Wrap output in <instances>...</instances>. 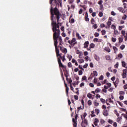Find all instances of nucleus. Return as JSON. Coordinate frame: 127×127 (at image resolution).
Segmentation results:
<instances>
[{"mask_svg":"<svg viewBox=\"0 0 127 127\" xmlns=\"http://www.w3.org/2000/svg\"><path fill=\"white\" fill-rule=\"evenodd\" d=\"M111 28L114 29V30H116V25L112 24L111 26Z\"/></svg>","mask_w":127,"mask_h":127,"instance_id":"40","label":"nucleus"},{"mask_svg":"<svg viewBox=\"0 0 127 127\" xmlns=\"http://www.w3.org/2000/svg\"><path fill=\"white\" fill-rule=\"evenodd\" d=\"M81 119L82 120L81 127H86L87 126H88V120L86 119H84V118H83V115L81 116Z\"/></svg>","mask_w":127,"mask_h":127,"instance_id":"4","label":"nucleus"},{"mask_svg":"<svg viewBox=\"0 0 127 127\" xmlns=\"http://www.w3.org/2000/svg\"><path fill=\"white\" fill-rule=\"evenodd\" d=\"M100 101L101 103H103V104H105L106 103V100L103 99V98H100Z\"/></svg>","mask_w":127,"mask_h":127,"instance_id":"39","label":"nucleus"},{"mask_svg":"<svg viewBox=\"0 0 127 127\" xmlns=\"http://www.w3.org/2000/svg\"><path fill=\"white\" fill-rule=\"evenodd\" d=\"M93 95L91 93H88L87 97V98H89V99H91L92 100H94V98L92 97Z\"/></svg>","mask_w":127,"mask_h":127,"instance_id":"14","label":"nucleus"},{"mask_svg":"<svg viewBox=\"0 0 127 127\" xmlns=\"http://www.w3.org/2000/svg\"><path fill=\"white\" fill-rule=\"evenodd\" d=\"M94 75H93V73H92L90 74L89 77L88 78V80H92V79H93V78H94Z\"/></svg>","mask_w":127,"mask_h":127,"instance_id":"23","label":"nucleus"},{"mask_svg":"<svg viewBox=\"0 0 127 127\" xmlns=\"http://www.w3.org/2000/svg\"><path fill=\"white\" fill-rule=\"evenodd\" d=\"M81 7H82V8H84L85 10L87 9V7L86 6V5H81Z\"/></svg>","mask_w":127,"mask_h":127,"instance_id":"42","label":"nucleus"},{"mask_svg":"<svg viewBox=\"0 0 127 127\" xmlns=\"http://www.w3.org/2000/svg\"><path fill=\"white\" fill-rule=\"evenodd\" d=\"M88 106H91L92 105V101L91 100H88L87 102Z\"/></svg>","mask_w":127,"mask_h":127,"instance_id":"44","label":"nucleus"},{"mask_svg":"<svg viewBox=\"0 0 127 127\" xmlns=\"http://www.w3.org/2000/svg\"><path fill=\"white\" fill-rule=\"evenodd\" d=\"M89 47V41H86L84 44V48H88Z\"/></svg>","mask_w":127,"mask_h":127,"instance_id":"11","label":"nucleus"},{"mask_svg":"<svg viewBox=\"0 0 127 127\" xmlns=\"http://www.w3.org/2000/svg\"><path fill=\"white\" fill-rule=\"evenodd\" d=\"M90 21H91V24H95V19L93 18H91Z\"/></svg>","mask_w":127,"mask_h":127,"instance_id":"33","label":"nucleus"},{"mask_svg":"<svg viewBox=\"0 0 127 127\" xmlns=\"http://www.w3.org/2000/svg\"><path fill=\"white\" fill-rule=\"evenodd\" d=\"M100 91H101V89H100V88H97L95 90V93H100Z\"/></svg>","mask_w":127,"mask_h":127,"instance_id":"45","label":"nucleus"},{"mask_svg":"<svg viewBox=\"0 0 127 127\" xmlns=\"http://www.w3.org/2000/svg\"><path fill=\"white\" fill-rule=\"evenodd\" d=\"M98 4H99L100 5H101V4H103V1L102 0H100L98 2Z\"/></svg>","mask_w":127,"mask_h":127,"instance_id":"58","label":"nucleus"},{"mask_svg":"<svg viewBox=\"0 0 127 127\" xmlns=\"http://www.w3.org/2000/svg\"><path fill=\"white\" fill-rule=\"evenodd\" d=\"M93 74L95 77H97V76H98V72L96 70L93 71Z\"/></svg>","mask_w":127,"mask_h":127,"instance_id":"22","label":"nucleus"},{"mask_svg":"<svg viewBox=\"0 0 127 127\" xmlns=\"http://www.w3.org/2000/svg\"><path fill=\"white\" fill-rule=\"evenodd\" d=\"M90 48H94L95 47V45L94 44V43H91L90 45Z\"/></svg>","mask_w":127,"mask_h":127,"instance_id":"43","label":"nucleus"},{"mask_svg":"<svg viewBox=\"0 0 127 127\" xmlns=\"http://www.w3.org/2000/svg\"><path fill=\"white\" fill-rule=\"evenodd\" d=\"M79 83H80V81L77 80V81L76 82H73L72 85H73V86H74L75 87L76 86V85H78V84H79Z\"/></svg>","mask_w":127,"mask_h":127,"instance_id":"21","label":"nucleus"},{"mask_svg":"<svg viewBox=\"0 0 127 127\" xmlns=\"http://www.w3.org/2000/svg\"><path fill=\"white\" fill-rule=\"evenodd\" d=\"M119 41L120 43H122V42H123V41H124V39H123V38H119Z\"/></svg>","mask_w":127,"mask_h":127,"instance_id":"36","label":"nucleus"},{"mask_svg":"<svg viewBox=\"0 0 127 127\" xmlns=\"http://www.w3.org/2000/svg\"><path fill=\"white\" fill-rule=\"evenodd\" d=\"M114 113H115V114H116V116H117V117H119L120 114H119V113H118V111L115 110Z\"/></svg>","mask_w":127,"mask_h":127,"instance_id":"51","label":"nucleus"},{"mask_svg":"<svg viewBox=\"0 0 127 127\" xmlns=\"http://www.w3.org/2000/svg\"><path fill=\"white\" fill-rule=\"evenodd\" d=\"M119 94L120 95H125V92H124L123 91H121L119 92Z\"/></svg>","mask_w":127,"mask_h":127,"instance_id":"62","label":"nucleus"},{"mask_svg":"<svg viewBox=\"0 0 127 127\" xmlns=\"http://www.w3.org/2000/svg\"><path fill=\"white\" fill-rule=\"evenodd\" d=\"M108 102L111 103V104H114V101L112 100V99L111 98L108 99Z\"/></svg>","mask_w":127,"mask_h":127,"instance_id":"53","label":"nucleus"},{"mask_svg":"<svg viewBox=\"0 0 127 127\" xmlns=\"http://www.w3.org/2000/svg\"><path fill=\"white\" fill-rule=\"evenodd\" d=\"M127 69H125L123 70V73L122 74L123 79L127 78Z\"/></svg>","mask_w":127,"mask_h":127,"instance_id":"5","label":"nucleus"},{"mask_svg":"<svg viewBox=\"0 0 127 127\" xmlns=\"http://www.w3.org/2000/svg\"><path fill=\"white\" fill-rule=\"evenodd\" d=\"M90 116L91 118H94V117H96V115H95V112H94V111H91V114Z\"/></svg>","mask_w":127,"mask_h":127,"instance_id":"18","label":"nucleus"},{"mask_svg":"<svg viewBox=\"0 0 127 127\" xmlns=\"http://www.w3.org/2000/svg\"><path fill=\"white\" fill-rule=\"evenodd\" d=\"M125 47H126V46L125 45H122L120 47V49H121V50H124Z\"/></svg>","mask_w":127,"mask_h":127,"instance_id":"28","label":"nucleus"},{"mask_svg":"<svg viewBox=\"0 0 127 127\" xmlns=\"http://www.w3.org/2000/svg\"><path fill=\"white\" fill-rule=\"evenodd\" d=\"M105 58L107 60L109 61V60H111V56H109V55H107L106 57H105Z\"/></svg>","mask_w":127,"mask_h":127,"instance_id":"27","label":"nucleus"},{"mask_svg":"<svg viewBox=\"0 0 127 127\" xmlns=\"http://www.w3.org/2000/svg\"><path fill=\"white\" fill-rule=\"evenodd\" d=\"M100 27L101 28H103V27H106V25H105L104 23H102L100 24Z\"/></svg>","mask_w":127,"mask_h":127,"instance_id":"55","label":"nucleus"},{"mask_svg":"<svg viewBox=\"0 0 127 127\" xmlns=\"http://www.w3.org/2000/svg\"><path fill=\"white\" fill-rule=\"evenodd\" d=\"M118 10H119V11H121V12H124V8L122 7H120L118 8Z\"/></svg>","mask_w":127,"mask_h":127,"instance_id":"19","label":"nucleus"},{"mask_svg":"<svg viewBox=\"0 0 127 127\" xmlns=\"http://www.w3.org/2000/svg\"><path fill=\"white\" fill-rule=\"evenodd\" d=\"M59 41L60 42V44L59 45H62V44H63V43L62 42V37H61V36H59Z\"/></svg>","mask_w":127,"mask_h":127,"instance_id":"12","label":"nucleus"},{"mask_svg":"<svg viewBox=\"0 0 127 127\" xmlns=\"http://www.w3.org/2000/svg\"><path fill=\"white\" fill-rule=\"evenodd\" d=\"M55 48H56V53L57 54V57H59V56H60V51H59V49H58L57 47Z\"/></svg>","mask_w":127,"mask_h":127,"instance_id":"8","label":"nucleus"},{"mask_svg":"<svg viewBox=\"0 0 127 127\" xmlns=\"http://www.w3.org/2000/svg\"><path fill=\"white\" fill-rule=\"evenodd\" d=\"M86 117H87V113L85 112L83 114V115L82 116V118L83 119H85V118H86Z\"/></svg>","mask_w":127,"mask_h":127,"instance_id":"54","label":"nucleus"},{"mask_svg":"<svg viewBox=\"0 0 127 127\" xmlns=\"http://www.w3.org/2000/svg\"><path fill=\"white\" fill-rule=\"evenodd\" d=\"M103 115L104 117H108L109 116V113L108 112V110L107 109H104L103 112Z\"/></svg>","mask_w":127,"mask_h":127,"instance_id":"6","label":"nucleus"},{"mask_svg":"<svg viewBox=\"0 0 127 127\" xmlns=\"http://www.w3.org/2000/svg\"><path fill=\"white\" fill-rule=\"evenodd\" d=\"M113 50H114V53H116L118 50V48L115 46L113 47Z\"/></svg>","mask_w":127,"mask_h":127,"instance_id":"31","label":"nucleus"},{"mask_svg":"<svg viewBox=\"0 0 127 127\" xmlns=\"http://www.w3.org/2000/svg\"><path fill=\"white\" fill-rule=\"evenodd\" d=\"M60 59H62L63 62H64V61H65L66 58H62V56H60Z\"/></svg>","mask_w":127,"mask_h":127,"instance_id":"47","label":"nucleus"},{"mask_svg":"<svg viewBox=\"0 0 127 127\" xmlns=\"http://www.w3.org/2000/svg\"><path fill=\"white\" fill-rule=\"evenodd\" d=\"M113 126L114 127H118V124H117V122H114L113 124Z\"/></svg>","mask_w":127,"mask_h":127,"instance_id":"60","label":"nucleus"},{"mask_svg":"<svg viewBox=\"0 0 127 127\" xmlns=\"http://www.w3.org/2000/svg\"><path fill=\"white\" fill-rule=\"evenodd\" d=\"M67 66L69 68H72V64H71V62H69L67 64Z\"/></svg>","mask_w":127,"mask_h":127,"instance_id":"41","label":"nucleus"},{"mask_svg":"<svg viewBox=\"0 0 127 127\" xmlns=\"http://www.w3.org/2000/svg\"><path fill=\"white\" fill-rule=\"evenodd\" d=\"M112 42H116V41H117V38H114V37H112Z\"/></svg>","mask_w":127,"mask_h":127,"instance_id":"50","label":"nucleus"},{"mask_svg":"<svg viewBox=\"0 0 127 127\" xmlns=\"http://www.w3.org/2000/svg\"><path fill=\"white\" fill-rule=\"evenodd\" d=\"M93 104L95 106V107H98V106H99V103L97 102L96 101H94Z\"/></svg>","mask_w":127,"mask_h":127,"instance_id":"30","label":"nucleus"},{"mask_svg":"<svg viewBox=\"0 0 127 127\" xmlns=\"http://www.w3.org/2000/svg\"><path fill=\"white\" fill-rule=\"evenodd\" d=\"M60 23H57L56 21H53L51 25L53 26L52 30L54 32L53 38L54 41V45L55 48H57V44H58V38L60 35V26H59Z\"/></svg>","mask_w":127,"mask_h":127,"instance_id":"2","label":"nucleus"},{"mask_svg":"<svg viewBox=\"0 0 127 127\" xmlns=\"http://www.w3.org/2000/svg\"><path fill=\"white\" fill-rule=\"evenodd\" d=\"M122 58H123V54L120 53L118 55V57H116L115 59L117 60H121Z\"/></svg>","mask_w":127,"mask_h":127,"instance_id":"7","label":"nucleus"},{"mask_svg":"<svg viewBox=\"0 0 127 127\" xmlns=\"http://www.w3.org/2000/svg\"><path fill=\"white\" fill-rule=\"evenodd\" d=\"M127 15H125L122 17V19L126 20V19H127Z\"/></svg>","mask_w":127,"mask_h":127,"instance_id":"64","label":"nucleus"},{"mask_svg":"<svg viewBox=\"0 0 127 127\" xmlns=\"http://www.w3.org/2000/svg\"><path fill=\"white\" fill-rule=\"evenodd\" d=\"M65 90H66V96H68V94L69 92V87H65Z\"/></svg>","mask_w":127,"mask_h":127,"instance_id":"38","label":"nucleus"},{"mask_svg":"<svg viewBox=\"0 0 127 127\" xmlns=\"http://www.w3.org/2000/svg\"><path fill=\"white\" fill-rule=\"evenodd\" d=\"M82 81H86V82L88 81V80L87 79V77L85 75H84L82 77Z\"/></svg>","mask_w":127,"mask_h":127,"instance_id":"17","label":"nucleus"},{"mask_svg":"<svg viewBox=\"0 0 127 127\" xmlns=\"http://www.w3.org/2000/svg\"><path fill=\"white\" fill-rule=\"evenodd\" d=\"M122 67H124V68H127V67L126 66L127 63H126V62H125V61L122 62Z\"/></svg>","mask_w":127,"mask_h":127,"instance_id":"13","label":"nucleus"},{"mask_svg":"<svg viewBox=\"0 0 127 127\" xmlns=\"http://www.w3.org/2000/svg\"><path fill=\"white\" fill-rule=\"evenodd\" d=\"M70 41H71V43L72 45H73V46H74L75 45V44H76V43H77L76 42L75 43H73L74 42H75V41H76V38H72Z\"/></svg>","mask_w":127,"mask_h":127,"instance_id":"10","label":"nucleus"},{"mask_svg":"<svg viewBox=\"0 0 127 127\" xmlns=\"http://www.w3.org/2000/svg\"><path fill=\"white\" fill-rule=\"evenodd\" d=\"M107 24L108 26H111V25H112V22L108 21V22H107Z\"/></svg>","mask_w":127,"mask_h":127,"instance_id":"49","label":"nucleus"},{"mask_svg":"<svg viewBox=\"0 0 127 127\" xmlns=\"http://www.w3.org/2000/svg\"><path fill=\"white\" fill-rule=\"evenodd\" d=\"M60 56H62V54H60V56H59V57H58V63L59 64V66L60 68H62L63 69V70L64 71L66 70V66L63 65V64L61 62V59H60Z\"/></svg>","mask_w":127,"mask_h":127,"instance_id":"3","label":"nucleus"},{"mask_svg":"<svg viewBox=\"0 0 127 127\" xmlns=\"http://www.w3.org/2000/svg\"><path fill=\"white\" fill-rule=\"evenodd\" d=\"M67 52V49H66V48H64L63 51V53H65V54H66Z\"/></svg>","mask_w":127,"mask_h":127,"instance_id":"34","label":"nucleus"},{"mask_svg":"<svg viewBox=\"0 0 127 127\" xmlns=\"http://www.w3.org/2000/svg\"><path fill=\"white\" fill-rule=\"evenodd\" d=\"M114 84H119L120 83V79L119 78H116V80L115 81L113 82Z\"/></svg>","mask_w":127,"mask_h":127,"instance_id":"20","label":"nucleus"},{"mask_svg":"<svg viewBox=\"0 0 127 127\" xmlns=\"http://www.w3.org/2000/svg\"><path fill=\"white\" fill-rule=\"evenodd\" d=\"M69 22L70 23H74V22H75V20L74 18H72L70 20H69Z\"/></svg>","mask_w":127,"mask_h":127,"instance_id":"46","label":"nucleus"},{"mask_svg":"<svg viewBox=\"0 0 127 127\" xmlns=\"http://www.w3.org/2000/svg\"><path fill=\"white\" fill-rule=\"evenodd\" d=\"M100 35V34H99V33H97L96 32L95 34H94V36L95 37H99V36Z\"/></svg>","mask_w":127,"mask_h":127,"instance_id":"56","label":"nucleus"},{"mask_svg":"<svg viewBox=\"0 0 127 127\" xmlns=\"http://www.w3.org/2000/svg\"><path fill=\"white\" fill-rule=\"evenodd\" d=\"M123 5H124V8L126 9L127 8V3H124Z\"/></svg>","mask_w":127,"mask_h":127,"instance_id":"63","label":"nucleus"},{"mask_svg":"<svg viewBox=\"0 0 127 127\" xmlns=\"http://www.w3.org/2000/svg\"><path fill=\"white\" fill-rule=\"evenodd\" d=\"M55 3H56V6L53 9V8L51 7V20L52 22L53 21H55L57 23H60L59 22V19H60V15H61V14L60 13V12L59 11V10L58 8H57L58 6H59V5H61V6H62V0H54Z\"/></svg>","mask_w":127,"mask_h":127,"instance_id":"1","label":"nucleus"},{"mask_svg":"<svg viewBox=\"0 0 127 127\" xmlns=\"http://www.w3.org/2000/svg\"><path fill=\"white\" fill-rule=\"evenodd\" d=\"M77 61H78V63H79L80 64H81V63H84V62H85V61L83 59H78L77 60Z\"/></svg>","mask_w":127,"mask_h":127,"instance_id":"16","label":"nucleus"},{"mask_svg":"<svg viewBox=\"0 0 127 127\" xmlns=\"http://www.w3.org/2000/svg\"><path fill=\"white\" fill-rule=\"evenodd\" d=\"M99 79L100 80H104V76L103 75H101L100 77L99 78Z\"/></svg>","mask_w":127,"mask_h":127,"instance_id":"61","label":"nucleus"},{"mask_svg":"<svg viewBox=\"0 0 127 127\" xmlns=\"http://www.w3.org/2000/svg\"><path fill=\"white\" fill-rule=\"evenodd\" d=\"M105 50L108 53H110V52H111V49H110V48L109 47H106L105 48Z\"/></svg>","mask_w":127,"mask_h":127,"instance_id":"15","label":"nucleus"},{"mask_svg":"<svg viewBox=\"0 0 127 127\" xmlns=\"http://www.w3.org/2000/svg\"><path fill=\"white\" fill-rule=\"evenodd\" d=\"M93 27L94 28V29H97V28H98V25H97V24H94L93 25Z\"/></svg>","mask_w":127,"mask_h":127,"instance_id":"48","label":"nucleus"},{"mask_svg":"<svg viewBox=\"0 0 127 127\" xmlns=\"http://www.w3.org/2000/svg\"><path fill=\"white\" fill-rule=\"evenodd\" d=\"M105 123H106V121L105 120H104L103 119L100 120V124H101V125H104Z\"/></svg>","mask_w":127,"mask_h":127,"instance_id":"29","label":"nucleus"},{"mask_svg":"<svg viewBox=\"0 0 127 127\" xmlns=\"http://www.w3.org/2000/svg\"><path fill=\"white\" fill-rule=\"evenodd\" d=\"M114 67L116 68V69H118L119 68V62H117L116 64L114 65Z\"/></svg>","mask_w":127,"mask_h":127,"instance_id":"35","label":"nucleus"},{"mask_svg":"<svg viewBox=\"0 0 127 127\" xmlns=\"http://www.w3.org/2000/svg\"><path fill=\"white\" fill-rule=\"evenodd\" d=\"M95 112L96 113V115H99V114H100V109H95Z\"/></svg>","mask_w":127,"mask_h":127,"instance_id":"37","label":"nucleus"},{"mask_svg":"<svg viewBox=\"0 0 127 127\" xmlns=\"http://www.w3.org/2000/svg\"><path fill=\"white\" fill-rule=\"evenodd\" d=\"M72 123L73 127H77V121L75 120L74 118H72Z\"/></svg>","mask_w":127,"mask_h":127,"instance_id":"9","label":"nucleus"},{"mask_svg":"<svg viewBox=\"0 0 127 127\" xmlns=\"http://www.w3.org/2000/svg\"><path fill=\"white\" fill-rule=\"evenodd\" d=\"M96 98L98 99V98H99V99H100V98H101V95H100V94H97L95 96Z\"/></svg>","mask_w":127,"mask_h":127,"instance_id":"59","label":"nucleus"},{"mask_svg":"<svg viewBox=\"0 0 127 127\" xmlns=\"http://www.w3.org/2000/svg\"><path fill=\"white\" fill-rule=\"evenodd\" d=\"M66 81L68 82V84L72 83V79L71 78H67V79H66Z\"/></svg>","mask_w":127,"mask_h":127,"instance_id":"25","label":"nucleus"},{"mask_svg":"<svg viewBox=\"0 0 127 127\" xmlns=\"http://www.w3.org/2000/svg\"><path fill=\"white\" fill-rule=\"evenodd\" d=\"M108 123H109V124H110L112 125V124H113V123H114V121H113V120H112L111 119H109L108 120Z\"/></svg>","mask_w":127,"mask_h":127,"instance_id":"57","label":"nucleus"},{"mask_svg":"<svg viewBox=\"0 0 127 127\" xmlns=\"http://www.w3.org/2000/svg\"><path fill=\"white\" fill-rule=\"evenodd\" d=\"M121 33L123 36H125V35H126V31L122 30Z\"/></svg>","mask_w":127,"mask_h":127,"instance_id":"52","label":"nucleus"},{"mask_svg":"<svg viewBox=\"0 0 127 127\" xmlns=\"http://www.w3.org/2000/svg\"><path fill=\"white\" fill-rule=\"evenodd\" d=\"M72 56L71 55H67V58L69 60V61H71V59H72Z\"/></svg>","mask_w":127,"mask_h":127,"instance_id":"26","label":"nucleus"},{"mask_svg":"<svg viewBox=\"0 0 127 127\" xmlns=\"http://www.w3.org/2000/svg\"><path fill=\"white\" fill-rule=\"evenodd\" d=\"M101 33L102 35H105V34L107 33V31L105 30H102L101 31Z\"/></svg>","mask_w":127,"mask_h":127,"instance_id":"24","label":"nucleus"},{"mask_svg":"<svg viewBox=\"0 0 127 127\" xmlns=\"http://www.w3.org/2000/svg\"><path fill=\"white\" fill-rule=\"evenodd\" d=\"M98 15L100 17H102L104 15V13L102 12H99Z\"/></svg>","mask_w":127,"mask_h":127,"instance_id":"32","label":"nucleus"}]
</instances>
